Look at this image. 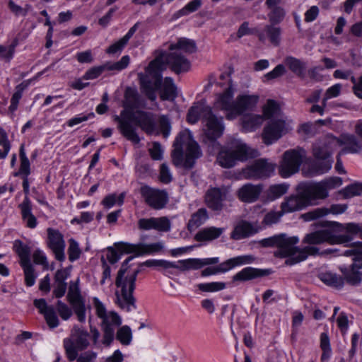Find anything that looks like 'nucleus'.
<instances>
[{
  "mask_svg": "<svg viewBox=\"0 0 362 362\" xmlns=\"http://www.w3.org/2000/svg\"><path fill=\"white\" fill-rule=\"evenodd\" d=\"M169 48L170 50H176L178 52L182 51L187 54L194 53L197 49L194 41L185 37L180 38L177 43L171 44Z\"/></svg>",
  "mask_w": 362,
  "mask_h": 362,
  "instance_id": "nucleus-38",
  "label": "nucleus"
},
{
  "mask_svg": "<svg viewBox=\"0 0 362 362\" xmlns=\"http://www.w3.org/2000/svg\"><path fill=\"white\" fill-rule=\"evenodd\" d=\"M284 213H282L281 210L279 211L272 210L264 215L262 221V224L264 226H271L273 224H276L279 223Z\"/></svg>",
  "mask_w": 362,
  "mask_h": 362,
  "instance_id": "nucleus-49",
  "label": "nucleus"
},
{
  "mask_svg": "<svg viewBox=\"0 0 362 362\" xmlns=\"http://www.w3.org/2000/svg\"><path fill=\"white\" fill-rule=\"evenodd\" d=\"M341 89V86L339 83H337L331 87H329L325 93V95L323 98V106H326V102L327 100L337 97Z\"/></svg>",
  "mask_w": 362,
  "mask_h": 362,
  "instance_id": "nucleus-60",
  "label": "nucleus"
},
{
  "mask_svg": "<svg viewBox=\"0 0 362 362\" xmlns=\"http://www.w3.org/2000/svg\"><path fill=\"white\" fill-rule=\"evenodd\" d=\"M116 339L124 346H128L132 341V332L128 325H124L117 329Z\"/></svg>",
  "mask_w": 362,
  "mask_h": 362,
  "instance_id": "nucleus-42",
  "label": "nucleus"
},
{
  "mask_svg": "<svg viewBox=\"0 0 362 362\" xmlns=\"http://www.w3.org/2000/svg\"><path fill=\"white\" fill-rule=\"evenodd\" d=\"M342 180L339 177H330L317 182L299 186L308 206L317 205L320 201L329 196V191L340 187Z\"/></svg>",
  "mask_w": 362,
  "mask_h": 362,
  "instance_id": "nucleus-11",
  "label": "nucleus"
},
{
  "mask_svg": "<svg viewBox=\"0 0 362 362\" xmlns=\"http://www.w3.org/2000/svg\"><path fill=\"white\" fill-rule=\"evenodd\" d=\"M262 190L263 185L261 184L253 185L247 183L238 189L237 196L243 202L253 203L258 200Z\"/></svg>",
  "mask_w": 362,
  "mask_h": 362,
  "instance_id": "nucleus-23",
  "label": "nucleus"
},
{
  "mask_svg": "<svg viewBox=\"0 0 362 362\" xmlns=\"http://www.w3.org/2000/svg\"><path fill=\"white\" fill-rule=\"evenodd\" d=\"M66 297L78 320L80 322H84L86 321L85 300L81 296L78 281L70 282Z\"/></svg>",
  "mask_w": 362,
  "mask_h": 362,
  "instance_id": "nucleus-17",
  "label": "nucleus"
},
{
  "mask_svg": "<svg viewBox=\"0 0 362 362\" xmlns=\"http://www.w3.org/2000/svg\"><path fill=\"white\" fill-rule=\"evenodd\" d=\"M305 158L306 151L302 148L285 151L279 168L280 175L286 178L298 172Z\"/></svg>",
  "mask_w": 362,
  "mask_h": 362,
  "instance_id": "nucleus-15",
  "label": "nucleus"
},
{
  "mask_svg": "<svg viewBox=\"0 0 362 362\" xmlns=\"http://www.w3.org/2000/svg\"><path fill=\"white\" fill-rule=\"evenodd\" d=\"M274 169V165L267 160L259 159L243 169V173L247 179L257 180L270 177Z\"/></svg>",
  "mask_w": 362,
  "mask_h": 362,
  "instance_id": "nucleus-19",
  "label": "nucleus"
},
{
  "mask_svg": "<svg viewBox=\"0 0 362 362\" xmlns=\"http://www.w3.org/2000/svg\"><path fill=\"white\" fill-rule=\"evenodd\" d=\"M134 257H129L122 264L115 280V304L124 312H132L136 309V298L134 291L136 287V280L139 269L132 272H127V264L133 259Z\"/></svg>",
  "mask_w": 362,
  "mask_h": 362,
  "instance_id": "nucleus-3",
  "label": "nucleus"
},
{
  "mask_svg": "<svg viewBox=\"0 0 362 362\" xmlns=\"http://www.w3.org/2000/svg\"><path fill=\"white\" fill-rule=\"evenodd\" d=\"M346 209V206L342 204L332 205L329 209L318 208L313 211L307 214L312 219L317 218L327 215L328 214H339L344 213Z\"/></svg>",
  "mask_w": 362,
  "mask_h": 362,
  "instance_id": "nucleus-33",
  "label": "nucleus"
},
{
  "mask_svg": "<svg viewBox=\"0 0 362 362\" xmlns=\"http://www.w3.org/2000/svg\"><path fill=\"white\" fill-rule=\"evenodd\" d=\"M158 89H160V98L163 100H173L177 95V87L173 79L170 77H166L163 83L160 79V86ZM156 90L157 89L155 90V93Z\"/></svg>",
  "mask_w": 362,
  "mask_h": 362,
  "instance_id": "nucleus-29",
  "label": "nucleus"
},
{
  "mask_svg": "<svg viewBox=\"0 0 362 362\" xmlns=\"http://www.w3.org/2000/svg\"><path fill=\"white\" fill-rule=\"evenodd\" d=\"M158 127L163 137L167 138L170 134V122L169 119L163 115L158 119Z\"/></svg>",
  "mask_w": 362,
  "mask_h": 362,
  "instance_id": "nucleus-59",
  "label": "nucleus"
},
{
  "mask_svg": "<svg viewBox=\"0 0 362 362\" xmlns=\"http://www.w3.org/2000/svg\"><path fill=\"white\" fill-rule=\"evenodd\" d=\"M47 244L49 248L52 251L55 258L60 262L65 259V241L62 233L52 228L47 229Z\"/></svg>",
  "mask_w": 362,
  "mask_h": 362,
  "instance_id": "nucleus-20",
  "label": "nucleus"
},
{
  "mask_svg": "<svg viewBox=\"0 0 362 362\" xmlns=\"http://www.w3.org/2000/svg\"><path fill=\"white\" fill-rule=\"evenodd\" d=\"M228 190L226 187H212L208 189L205 196L207 206L219 211L223 208V202L226 199Z\"/></svg>",
  "mask_w": 362,
  "mask_h": 362,
  "instance_id": "nucleus-21",
  "label": "nucleus"
},
{
  "mask_svg": "<svg viewBox=\"0 0 362 362\" xmlns=\"http://www.w3.org/2000/svg\"><path fill=\"white\" fill-rule=\"evenodd\" d=\"M23 93V83H20L16 86V91L13 93L11 99V105L9 106L8 111L11 114L17 109L18 104L22 97Z\"/></svg>",
  "mask_w": 362,
  "mask_h": 362,
  "instance_id": "nucleus-56",
  "label": "nucleus"
},
{
  "mask_svg": "<svg viewBox=\"0 0 362 362\" xmlns=\"http://www.w3.org/2000/svg\"><path fill=\"white\" fill-rule=\"evenodd\" d=\"M286 65L289 69L298 76H303L305 71V65L296 58L288 57L285 59Z\"/></svg>",
  "mask_w": 362,
  "mask_h": 362,
  "instance_id": "nucleus-44",
  "label": "nucleus"
},
{
  "mask_svg": "<svg viewBox=\"0 0 362 362\" xmlns=\"http://www.w3.org/2000/svg\"><path fill=\"white\" fill-rule=\"evenodd\" d=\"M105 71L104 66H95L88 69L83 76L85 80H93L98 78Z\"/></svg>",
  "mask_w": 362,
  "mask_h": 362,
  "instance_id": "nucleus-61",
  "label": "nucleus"
},
{
  "mask_svg": "<svg viewBox=\"0 0 362 362\" xmlns=\"http://www.w3.org/2000/svg\"><path fill=\"white\" fill-rule=\"evenodd\" d=\"M197 287L203 292H217L225 289L226 284L224 282L201 283Z\"/></svg>",
  "mask_w": 362,
  "mask_h": 362,
  "instance_id": "nucleus-48",
  "label": "nucleus"
},
{
  "mask_svg": "<svg viewBox=\"0 0 362 362\" xmlns=\"http://www.w3.org/2000/svg\"><path fill=\"white\" fill-rule=\"evenodd\" d=\"M230 72L220 76L218 84L223 88V92L216 95L214 107L222 110L227 119L232 120L245 112L254 109L258 101L259 95L252 94H240L233 100L235 86L233 83Z\"/></svg>",
  "mask_w": 362,
  "mask_h": 362,
  "instance_id": "nucleus-2",
  "label": "nucleus"
},
{
  "mask_svg": "<svg viewBox=\"0 0 362 362\" xmlns=\"http://www.w3.org/2000/svg\"><path fill=\"white\" fill-rule=\"evenodd\" d=\"M170 53L163 51H156L158 54L146 68V73L138 74L141 88L151 100H155L156 94L155 90L160 86L162 72L168 65L171 70L179 74L188 71L190 69V62L184 56L176 50H170Z\"/></svg>",
  "mask_w": 362,
  "mask_h": 362,
  "instance_id": "nucleus-1",
  "label": "nucleus"
},
{
  "mask_svg": "<svg viewBox=\"0 0 362 362\" xmlns=\"http://www.w3.org/2000/svg\"><path fill=\"white\" fill-rule=\"evenodd\" d=\"M251 156L250 148L238 139H231L222 146L217 156V163L223 168H230L238 161H245Z\"/></svg>",
  "mask_w": 362,
  "mask_h": 362,
  "instance_id": "nucleus-10",
  "label": "nucleus"
},
{
  "mask_svg": "<svg viewBox=\"0 0 362 362\" xmlns=\"http://www.w3.org/2000/svg\"><path fill=\"white\" fill-rule=\"evenodd\" d=\"M35 306L42 314L45 319L51 328H55L59 325V320L52 306H49L45 299H36L34 301Z\"/></svg>",
  "mask_w": 362,
  "mask_h": 362,
  "instance_id": "nucleus-25",
  "label": "nucleus"
},
{
  "mask_svg": "<svg viewBox=\"0 0 362 362\" xmlns=\"http://www.w3.org/2000/svg\"><path fill=\"white\" fill-rule=\"evenodd\" d=\"M141 194L146 204L155 210H160L167 205L169 197L165 190L144 186L141 188Z\"/></svg>",
  "mask_w": 362,
  "mask_h": 362,
  "instance_id": "nucleus-18",
  "label": "nucleus"
},
{
  "mask_svg": "<svg viewBox=\"0 0 362 362\" xmlns=\"http://www.w3.org/2000/svg\"><path fill=\"white\" fill-rule=\"evenodd\" d=\"M89 334L83 329L74 326L71 329L69 337L64 339L63 344L65 353L69 361H74L78 351L86 349L88 345Z\"/></svg>",
  "mask_w": 362,
  "mask_h": 362,
  "instance_id": "nucleus-13",
  "label": "nucleus"
},
{
  "mask_svg": "<svg viewBox=\"0 0 362 362\" xmlns=\"http://www.w3.org/2000/svg\"><path fill=\"white\" fill-rule=\"evenodd\" d=\"M337 138L328 135L316 142L313 146V155L315 160L310 164L308 175L310 177L323 175L327 173L332 166V152L339 146Z\"/></svg>",
  "mask_w": 362,
  "mask_h": 362,
  "instance_id": "nucleus-7",
  "label": "nucleus"
},
{
  "mask_svg": "<svg viewBox=\"0 0 362 362\" xmlns=\"http://www.w3.org/2000/svg\"><path fill=\"white\" fill-rule=\"evenodd\" d=\"M360 249L361 243L358 242L351 249L346 250L344 253L345 256H354L353 263L349 267H339L346 282L351 285H357L362 279V251Z\"/></svg>",
  "mask_w": 362,
  "mask_h": 362,
  "instance_id": "nucleus-12",
  "label": "nucleus"
},
{
  "mask_svg": "<svg viewBox=\"0 0 362 362\" xmlns=\"http://www.w3.org/2000/svg\"><path fill=\"white\" fill-rule=\"evenodd\" d=\"M68 255L69 259L71 262H74L80 257L81 250L79 247L78 243L74 239L69 240Z\"/></svg>",
  "mask_w": 362,
  "mask_h": 362,
  "instance_id": "nucleus-53",
  "label": "nucleus"
},
{
  "mask_svg": "<svg viewBox=\"0 0 362 362\" xmlns=\"http://www.w3.org/2000/svg\"><path fill=\"white\" fill-rule=\"evenodd\" d=\"M202 4V0H192L187 3L178 13L180 16H187L197 11Z\"/></svg>",
  "mask_w": 362,
  "mask_h": 362,
  "instance_id": "nucleus-54",
  "label": "nucleus"
},
{
  "mask_svg": "<svg viewBox=\"0 0 362 362\" xmlns=\"http://www.w3.org/2000/svg\"><path fill=\"white\" fill-rule=\"evenodd\" d=\"M151 157L153 160H159L163 158V149L158 142H153L148 149Z\"/></svg>",
  "mask_w": 362,
  "mask_h": 362,
  "instance_id": "nucleus-63",
  "label": "nucleus"
},
{
  "mask_svg": "<svg viewBox=\"0 0 362 362\" xmlns=\"http://www.w3.org/2000/svg\"><path fill=\"white\" fill-rule=\"evenodd\" d=\"M286 70L282 64L277 65L272 71L268 72L264 76V81H269L276 78L284 74Z\"/></svg>",
  "mask_w": 362,
  "mask_h": 362,
  "instance_id": "nucleus-62",
  "label": "nucleus"
},
{
  "mask_svg": "<svg viewBox=\"0 0 362 362\" xmlns=\"http://www.w3.org/2000/svg\"><path fill=\"white\" fill-rule=\"evenodd\" d=\"M264 275V273L261 269H255L253 267H245L241 271L238 272L233 276V280L245 281L252 280Z\"/></svg>",
  "mask_w": 362,
  "mask_h": 362,
  "instance_id": "nucleus-35",
  "label": "nucleus"
},
{
  "mask_svg": "<svg viewBox=\"0 0 362 362\" xmlns=\"http://www.w3.org/2000/svg\"><path fill=\"white\" fill-rule=\"evenodd\" d=\"M298 132L305 136H312L317 132V128L315 124L306 122L299 127Z\"/></svg>",
  "mask_w": 362,
  "mask_h": 362,
  "instance_id": "nucleus-57",
  "label": "nucleus"
},
{
  "mask_svg": "<svg viewBox=\"0 0 362 362\" xmlns=\"http://www.w3.org/2000/svg\"><path fill=\"white\" fill-rule=\"evenodd\" d=\"M262 228L257 224H252L245 221H240L235 226L231 233V238L240 240L258 233Z\"/></svg>",
  "mask_w": 362,
  "mask_h": 362,
  "instance_id": "nucleus-26",
  "label": "nucleus"
},
{
  "mask_svg": "<svg viewBox=\"0 0 362 362\" xmlns=\"http://www.w3.org/2000/svg\"><path fill=\"white\" fill-rule=\"evenodd\" d=\"M351 240L352 238L349 234H344V233L338 234L331 229H323L307 234L303 243L308 244V246H315L324 243L330 245L345 244Z\"/></svg>",
  "mask_w": 362,
  "mask_h": 362,
  "instance_id": "nucleus-14",
  "label": "nucleus"
},
{
  "mask_svg": "<svg viewBox=\"0 0 362 362\" xmlns=\"http://www.w3.org/2000/svg\"><path fill=\"white\" fill-rule=\"evenodd\" d=\"M171 228V223L168 217H154L153 229L159 232H168Z\"/></svg>",
  "mask_w": 362,
  "mask_h": 362,
  "instance_id": "nucleus-51",
  "label": "nucleus"
},
{
  "mask_svg": "<svg viewBox=\"0 0 362 362\" xmlns=\"http://www.w3.org/2000/svg\"><path fill=\"white\" fill-rule=\"evenodd\" d=\"M209 218L208 213L206 209L201 208L198 209V211L194 213L191 218L189 219L187 228L189 230L192 231L200 226L204 224L206 220Z\"/></svg>",
  "mask_w": 362,
  "mask_h": 362,
  "instance_id": "nucleus-37",
  "label": "nucleus"
},
{
  "mask_svg": "<svg viewBox=\"0 0 362 362\" xmlns=\"http://www.w3.org/2000/svg\"><path fill=\"white\" fill-rule=\"evenodd\" d=\"M115 246L121 253H135L136 256L157 253L164 249V243L161 241L150 244L119 243Z\"/></svg>",
  "mask_w": 362,
  "mask_h": 362,
  "instance_id": "nucleus-16",
  "label": "nucleus"
},
{
  "mask_svg": "<svg viewBox=\"0 0 362 362\" xmlns=\"http://www.w3.org/2000/svg\"><path fill=\"white\" fill-rule=\"evenodd\" d=\"M288 189V185L286 183L271 185L265 192V201L273 202L285 194Z\"/></svg>",
  "mask_w": 362,
  "mask_h": 362,
  "instance_id": "nucleus-34",
  "label": "nucleus"
},
{
  "mask_svg": "<svg viewBox=\"0 0 362 362\" xmlns=\"http://www.w3.org/2000/svg\"><path fill=\"white\" fill-rule=\"evenodd\" d=\"M24 275L25 284L28 286H32L35 283L37 274L35 272L33 266L30 261V252L24 245Z\"/></svg>",
  "mask_w": 362,
  "mask_h": 362,
  "instance_id": "nucleus-31",
  "label": "nucleus"
},
{
  "mask_svg": "<svg viewBox=\"0 0 362 362\" xmlns=\"http://www.w3.org/2000/svg\"><path fill=\"white\" fill-rule=\"evenodd\" d=\"M201 118L206 139L214 141L221 136L225 129L223 117L214 115L211 108L203 100L194 103L187 115V122L190 124L197 123Z\"/></svg>",
  "mask_w": 362,
  "mask_h": 362,
  "instance_id": "nucleus-5",
  "label": "nucleus"
},
{
  "mask_svg": "<svg viewBox=\"0 0 362 362\" xmlns=\"http://www.w3.org/2000/svg\"><path fill=\"white\" fill-rule=\"evenodd\" d=\"M264 122L263 116L249 114L242 117V127L245 132H252L259 128Z\"/></svg>",
  "mask_w": 362,
  "mask_h": 362,
  "instance_id": "nucleus-32",
  "label": "nucleus"
},
{
  "mask_svg": "<svg viewBox=\"0 0 362 362\" xmlns=\"http://www.w3.org/2000/svg\"><path fill=\"white\" fill-rule=\"evenodd\" d=\"M339 146L344 145L345 148L339 153V156L346 153H355L361 150V144L356 137L351 134H344L341 135L339 139Z\"/></svg>",
  "mask_w": 362,
  "mask_h": 362,
  "instance_id": "nucleus-28",
  "label": "nucleus"
},
{
  "mask_svg": "<svg viewBox=\"0 0 362 362\" xmlns=\"http://www.w3.org/2000/svg\"><path fill=\"white\" fill-rule=\"evenodd\" d=\"M124 96L127 107L134 108L139 105V95L136 90L131 88H127Z\"/></svg>",
  "mask_w": 362,
  "mask_h": 362,
  "instance_id": "nucleus-47",
  "label": "nucleus"
},
{
  "mask_svg": "<svg viewBox=\"0 0 362 362\" xmlns=\"http://www.w3.org/2000/svg\"><path fill=\"white\" fill-rule=\"evenodd\" d=\"M129 62V57L124 55L119 61L117 62H106L103 66L105 70L120 71L128 66Z\"/></svg>",
  "mask_w": 362,
  "mask_h": 362,
  "instance_id": "nucleus-46",
  "label": "nucleus"
},
{
  "mask_svg": "<svg viewBox=\"0 0 362 362\" xmlns=\"http://www.w3.org/2000/svg\"><path fill=\"white\" fill-rule=\"evenodd\" d=\"M33 259L35 264L43 266L45 269L48 268L47 257L42 250H36L33 254Z\"/></svg>",
  "mask_w": 362,
  "mask_h": 362,
  "instance_id": "nucleus-64",
  "label": "nucleus"
},
{
  "mask_svg": "<svg viewBox=\"0 0 362 362\" xmlns=\"http://www.w3.org/2000/svg\"><path fill=\"white\" fill-rule=\"evenodd\" d=\"M24 221H26L27 227L33 229L37 225L36 217L30 213V209L28 202L24 199Z\"/></svg>",
  "mask_w": 362,
  "mask_h": 362,
  "instance_id": "nucleus-55",
  "label": "nucleus"
},
{
  "mask_svg": "<svg viewBox=\"0 0 362 362\" xmlns=\"http://www.w3.org/2000/svg\"><path fill=\"white\" fill-rule=\"evenodd\" d=\"M320 348L322 351L321 361L322 362H326L332 355L329 338L326 332H322L320 334Z\"/></svg>",
  "mask_w": 362,
  "mask_h": 362,
  "instance_id": "nucleus-43",
  "label": "nucleus"
},
{
  "mask_svg": "<svg viewBox=\"0 0 362 362\" xmlns=\"http://www.w3.org/2000/svg\"><path fill=\"white\" fill-rule=\"evenodd\" d=\"M187 263L188 270H197L199 269L204 266L206 265H211L217 264L219 262L218 257H211V258H204V259H199V258H189L186 259Z\"/></svg>",
  "mask_w": 362,
  "mask_h": 362,
  "instance_id": "nucleus-39",
  "label": "nucleus"
},
{
  "mask_svg": "<svg viewBox=\"0 0 362 362\" xmlns=\"http://www.w3.org/2000/svg\"><path fill=\"white\" fill-rule=\"evenodd\" d=\"M341 193L344 198H350L362 193V183H354L344 188Z\"/></svg>",
  "mask_w": 362,
  "mask_h": 362,
  "instance_id": "nucleus-52",
  "label": "nucleus"
},
{
  "mask_svg": "<svg viewBox=\"0 0 362 362\" xmlns=\"http://www.w3.org/2000/svg\"><path fill=\"white\" fill-rule=\"evenodd\" d=\"M102 320L103 329H114L122 324V319L120 316L115 312L111 311L105 316Z\"/></svg>",
  "mask_w": 362,
  "mask_h": 362,
  "instance_id": "nucleus-40",
  "label": "nucleus"
},
{
  "mask_svg": "<svg viewBox=\"0 0 362 362\" xmlns=\"http://www.w3.org/2000/svg\"><path fill=\"white\" fill-rule=\"evenodd\" d=\"M172 153L173 161L175 165L183 163L187 168H191L194 160L202 156L199 144L193 139L192 133L185 129L181 132L174 141Z\"/></svg>",
  "mask_w": 362,
  "mask_h": 362,
  "instance_id": "nucleus-8",
  "label": "nucleus"
},
{
  "mask_svg": "<svg viewBox=\"0 0 362 362\" xmlns=\"http://www.w3.org/2000/svg\"><path fill=\"white\" fill-rule=\"evenodd\" d=\"M320 279L326 285L336 288H341L346 280L344 277L330 272L320 274Z\"/></svg>",
  "mask_w": 362,
  "mask_h": 362,
  "instance_id": "nucleus-36",
  "label": "nucleus"
},
{
  "mask_svg": "<svg viewBox=\"0 0 362 362\" xmlns=\"http://www.w3.org/2000/svg\"><path fill=\"white\" fill-rule=\"evenodd\" d=\"M299 242L297 236H288L286 234H279L278 243V253L281 257H288L286 264L293 265L304 261L310 255H320V250L316 246H305L299 248L296 245Z\"/></svg>",
  "mask_w": 362,
  "mask_h": 362,
  "instance_id": "nucleus-9",
  "label": "nucleus"
},
{
  "mask_svg": "<svg viewBox=\"0 0 362 362\" xmlns=\"http://www.w3.org/2000/svg\"><path fill=\"white\" fill-rule=\"evenodd\" d=\"M337 230L344 232V234H349L353 238V236L358 235L362 238V225L356 223H347L346 225L337 224Z\"/></svg>",
  "mask_w": 362,
  "mask_h": 362,
  "instance_id": "nucleus-41",
  "label": "nucleus"
},
{
  "mask_svg": "<svg viewBox=\"0 0 362 362\" xmlns=\"http://www.w3.org/2000/svg\"><path fill=\"white\" fill-rule=\"evenodd\" d=\"M57 310L59 316L64 320H69L73 314L72 310L61 300L57 301Z\"/></svg>",
  "mask_w": 362,
  "mask_h": 362,
  "instance_id": "nucleus-58",
  "label": "nucleus"
},
{
  "mask_svg": "<svg viewBox=\"0 0 362 362\" xmlns=\"http://www.w3.org/2000/svg\"><path fill=\"white\" fill-rule=\"evenodd\" d=\"M264 117L270 119L262 133L263 141L267 145L276 141L289 131L286 117L281 114L279 105L275 100H267L263 107Z\"/></svg>",
  "mask_w": 362,
  "mask_h": 362,
  "instance_id": "nucleus-6",
  "label": "nucleus"
},
{
  "mask_svg": "<svg viewBox=\"0 0 362 362\" xmlns=\"http://www.w3.org/2000/svg\"><path fill=\"white\" fill-rule=\"evenodd\" d=\"M115 121L118 123V129L121 134L135 144H138L140 139L133 123L147 134L158 133L153 115L151 112L141 110L131 112L124 110L121 112L119 115L115 117Z\"/></svg>",
  "mask_w": 362,
  "mask_h": 362,
  "instance_id": "nucleus-4",
  "label": "nucleus"
},
{
  "mask_svg": "<svg viewBox=\"0 0 362 362\" xmlns=\"http://www.w3.org/2000/svg\"><path fill=\"white\" fill-rule=\"evenodd\" d=\"M223 228L206 227L200 230L194 236L198 242L211 241L217 239L223 233Z\"/></svg>",
  "mask_w": 362,
  "mask_h": 362,
  "instance_id": "nucleus-30",
  "label": "nucleus"
},
{
  "mask_svg": "<svg viewBox=\"0 0 362 362\" xmlns=\"http://www.w3.org/2000/svg\"><path fill=\"white\" fill-rule=\"evenodd\" d=\"M269 10L267 16L271 24H279L284 21L286 16V11L283 7L279 6Z\"/></svg>",
  "mask_w": 362,
  "mask_h": 362,
  "instance_id": "nucleus-45",
  "label": "nucleus"
},
{
  "mask_svg": "<svg viewBox=\"0 0 362 362\" xmlns=\"http://www.w3.org/2000/svg\"><path fill=\"white\" fill-rule=\"evenodd\" d=\"M124 193H121L119 195L110 194L103 199L102 204L107 209L112 207L116 204L122 205L124 203Z\"/></svg>",
  "mask_w": 362,
  "mask_h": 362,
  "instance_id": "nucleus-50",
  "label": "nucleus"
},
{
  "mask_svg": "<svg viewBox=\"0 0 362 362\" xmlns=\"http://www.w3.org/2000/svg\"><path fill=\"white\" fill-rule=\"evenodd\" d=\"M257 35L259 41L264 42L269 40L274 46H279L281 40V28L271 23L266 25Z\"/></svg>",
  "mask_w": 362,
  "mask_h": 362,
  "instance_id": "nucleus-24",
  "label": "nucleus"
},
{
  "mask_svg": "<svg viewBox=\"0 0 362 362\" xmlns=\"http://www.w3.org/2000/svg\"><path fill=\"white\" fill-rule=\"evenodd\" d=\"M254 258L250 255L238 256L230 258L216 266L218 274L226 273L234 267L250 263Z\"/></svg>",
  "mask_w": 362,
  "mask_h": 362,
  "instance_id": "nucleus-27",
  "label": "nucleus"
},
{
  "mask_svg": "<svg viewBox=\"0 0 362 362\" xmlns=\"http://www.w3.org/2000/svg\"><path fill=\"white\" fill-rule=\"evenodd\" d=\"M307 206L300 187L298 189L297 194L286 197L281 203V210L284 214L302 210Z\"/></svg>",
  "mask_w": 362,
  "mask_h": 362,
  "instance_id": "nucleus-22",
  "label": "nucleus"
}]
</instances>
